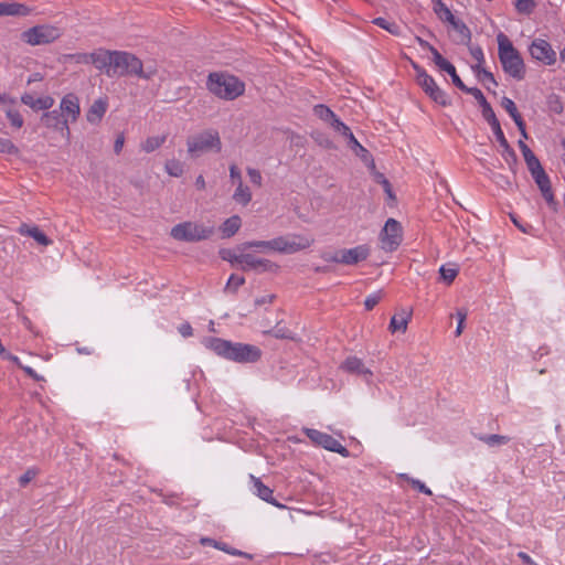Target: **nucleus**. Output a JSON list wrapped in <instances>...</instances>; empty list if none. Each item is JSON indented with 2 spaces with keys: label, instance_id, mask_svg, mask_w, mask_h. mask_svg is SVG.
Listing matches in <instances>:
<instances>
[{
  "label": "nucleus",
  "instance_id": "f257e3e1",
  "mask_svg": "<svg viewBox=\"0 0 565 565\" xmlns=\"http://www.w3.org/2000/svg\"><path fill=\"white\" fill-rule=\"evenodd\" d=\"M207 347L217 355L237 363H255L262 356V350L256 345L220 338L210 339Z\"/></svg>",
  "mask_w": 565,
  "mask_h": 565
},
{
  "label": "nucleus",
  "instance_id": "f03ea898",
  "mask_svg": "<svg viewBox=\"0 0 565 565\" xmlns=\"http://www.w3.org/2000/svg\"><path fill=\"white\" fill-rule=\"evenodd\" d=\"M157 74V68L143 70L139 57L125 51H113L111 67L107 70L108 77L137 76L142 79H151Z\"/></svg>",
  "mask_w": 565,
  "mask_h": 565
},
{
  "label": "nucleus",
  "instance_id": "7ed1b4c3",
  "mask_svg": "<svg viewBox=\"0 0 565 565\" xmlns=\"http://www.w3.org/2000/svg\"><path fill=\"white\" fill-rule=\"evenodd\" d=\"M497 41L498 55L503 71L512 78L522 81L526 71L521 54L505 34L499 33Z\"/></svg>",
  "mask_w": 565,
  "mask_h": 565
},
{
  "label": "nucleus",
  "instance_id": "20e7f679",
  "mask_svg": "<svg viewBox=\"0 0 565 565\" xmlns=\"http://www.w3.org/2000/svg\"><path fill=\"white\" fill-rule=\"evenodd\" d=\"M206 87L213 95L224 100H234L245 92L244 82L234 75L222 72L210 73Z\"/></svg>",
  "mask_w": 565,
  "mask_h": 565
},
{
  "label": "nucleus",
  "instance_id": "39448f33",
  "mask_svg": "<svg viewBox=\"0 0 565 565\" xmlns=\"http://www.w3.org/2000/svg\"><path fill=\"white\" fill-rule=\"evenodd\" d=\"M188 152L191 157L196 158L201 154L215 151L220 152L222 149V141L216 130H204L186 139Z\"/></svg>",
  "mask_w": 565,
  "mask_h": 565
},
{
  "label": "nucleus",
  "instance_id": "423d86ee",
  "mask_svg": "<svg viewBox=\"0 0 565 565\" xmlns=\"http://www.w3.org/2000/svg\"><path fill=\"white\" fill-rule=\"evenodd\" d=\"M62 30L52 24H38L21 33V40L31 45H46L55 42L62 36Z\"/></svg>",
  "mask_w": 565,
  "mask_h": 565
},
{
  "label": "nucleus",
  "instance_id": "0eeeda50",
  "mask_svg": "<svg viewBox=\"0 0 565 565\" xmlns=\"http://www.w3.org/2000/svg\"><path fill=\"white\" fill-rule=\"evenodd\" d=\"M214 234V226H205L195 222H183L171 230V236L177 241L200 242Z\"/></svg>",
  "mask_w": 565,
  "mask_h": 565
},
{
  "label": "nucleus",
  "instance_id": "6e6552de",
  "mask_svg": "<svg viewBox=\"0 0 565 565\" xmlns=\"http://www.w3.org/2000/svg\"><path fill=\"white\" fill-rule=\"evenodd\" d=\"M416 72L417 84L422 87L427 96L441 106L450 105L447 94L437 85L435 79L419 65L413 64Z\"/></svg>",
  "mask_w": 565,
  "mask_h": 565
},
{
  "label": "nucleus",
  "instance_id": "1a4fd4ad",
  "mask_svg": "<svg viewBox=\"0 0 565 565\" xmlns=\"http://www.w3.org/2000/svg\"><path fill=\"white\" fill-rule=\"evenodd\" d=\"M313 239L300 235L279 236L273 239L271 250L292 254L311 246Z\"/></svg>",
  "mask_w": 565,
  "mask_h": 565
},
{
  "label": "nucleus",
  "instance_id": "9d476101",
  "mask_svg": "<svg viewBox=\"0 0 565 565\" xmlns=\"http://www.w3.org/2000/svg\"><path fill=\"white\" fill-rule=\"evenodd\" d=\"M302 430L313 445L337 452L342 457H349V450L331 435L313 428H303Z\"/></svg>",
  "mask_w": 565,
  "mask_h": 565
},
{
  "label": "nucleus",
  "instance_id": "9b49d317",
  "mask_svg": "<svg viewBox=\"0 0 565 565\" xmlns=\"http://www.w3.org/2000/svg\"><path fill=\"white\" fill-rule=\"evenodd\" d=\"M402 232L401 223L395 218H388L380 234L382 249L386 252L396 250L402 243Z\"/></svg>",
  "mask_w": 565,
  "mask_h": 565
},
{
  "label": "nucleus",
  "instance_id": "f8f14e48",
  "mask_svg": "<svg viewBox=\"0 0 565 565\" xmlns=\"http://www.w3.org/2000/svg\"><path fill=\"white\" fill-rule=\"evenodd\" d=\"M369 256V248L360 245L350 249H342L334 254H327L323 256L324 260L332 263H341L345 265H354L361 260L366 259Z\"/></svg>",
  "mask_w": 565,
  "mask_h": 565
},
{
  "label": "nucleus",
  "instance_id": "ddd939ff",
  "mask_svg": "<svg viewBox=\"0 0 565 565\" xmlns=\"http://www.w3.org/2000/svg\"><path fill=\"white\" fill-rule=\"evenodd\" d=\"M531 56L545 64L553 65L556 62V53L552 49L551 44L543 39H535L530 45Z\"/></svg>",
  "mask_w": 565,
  "mask_h": 565
},
{
  "label": "nucleus",
  "instance_id": "4468645a",
  "mask_svg": "<svg viewBox=\"0 0 565 565\" xmlns=\"http://www.w3.org/2000/svg\"><path fill=\"white\" fill-rule=\"evenodd\" d=\"M238 266L242 270L270 271L277 266L269 259L258 258L253 254L241 252Z\"/></svg>",
  "mask_w": 565,
  "mask_h": 565
},
{
  "label": "nucleus",
  "instance_id": "2eb2a0df",
  "mask_svg": "<svg viewBox=\"0 0 565 565\" xmlns=\"http://www.w3.org/2000/svg\"><path fill=\"white\" fill-rule=\"evenodd\" d=\"M60 113L67 124L75 122L81 115L79 98L74 93L66 94L60 103Z\"/></svg>",
  "mask_w": 565,
  "mask_h": 565
},
{
  "label": "nucleus",
  "instance_id": "dca6fc26",
  "mask_svg": "<svg viewBox=\"0 0 565 565\" xmlns=\"http://www.w3.org/2000/svg\"><path fill=\"white\" fill-rule=\"evenodd\" d=\"M41 121L45 127L55 129L63 136H70L67 119H64L57 109L44 113L41 117Z\"/></svg>",
  "mask_w": 565,
  "mask_h": 565
},
{
  "label": "nucleus",
  "instance_id": "f3484780",
  "mask_svg": "<svg viewBox=\"0 0 565 565\" xmlns=\"http://www.w3.org/2000/svg\"><path fill=\"white\" fill-rule=\"evenodd\" d=\"M537 188L540 189L542 196L546 201V203L553 209L556 210L557 202L555 200L554 193L552 191L551 180L545 170L532 175Z\"/></svg>",
  "mask_w": 565,
  "mask_h": 565
},
{
  "label": "nucleus",
  "instance_id": "a211bd4d",
  "mask_svg": "<svg viewBox=\"0 0 565 565\" xmlns=\"http://www.w3.org/2000/svg\"><path fill=\"white\" fill-rule=\"evenodd\" d=\"M34 12V9L25 3L17 1H2L0 2V15L10 17H28Z\"/></svg>",
  "mask_w": 565,
  "mask_h": 565
},
{
  "label": "nucleus",
  "instance_id": "6ab92c4d",
  "mask_svg": "<svg viewBox=\"0 0 565 565\" xmlns=\"http://www.w3.org/2000/svg\"><path fill=\"white\" fill-rule=\"evenodd\" d=\"M108 109V100L106 97H100L90 105L86 111V119L92 125H98Z\"/></svg>",
  "mask_w": 565,
  "mask_h": 565
},
{
  "label": "nucleus",
  "instance_id": "aec40b11",
  "mask_svg": "<svg viewBox=\"0 0 565 565\" xmlns=\"http://www.w3.org/2000/svg\"><path fill=\"white\" fill-rule=\"evenodd\" d=\"M113 51L98 49L90 53V64L98 71L107 75V70L111 67Z\"/></svg>",
  "mask_w": 565,
  "mask_h": 565
},
{
  "label": "nucleus",
  "instance_id": "412c9836",
  "mask_svg": "<svg viewBox=\"0 0 565 565\" xmlns=\"http://www.w3.org/2000/svg\"><path fill=\"white\" fill-rule=\"evenodd\" d=\"M21 102L33 110H47L54 105V98L51 96L35 98L28 93L21 96Z\"/></svg>",
  "mask_w": 565,
  "mask_h": 565
},
{
  "label": "nucleus",
  "instance_id": "4be33fe9",
  "mask_svg": "<svg viewBox=\"0 0 565 565\" xmlns=\"http://www.w3.org/2000/svg\"><path fill=\"white\" fill-rule=\"evenodd\" d=\"M250 480L254 484V489H255V493L257 497H259L262 500L275 505V507H278V508H284L282 504L278 503L274 497H273V490L265 486L259 478H256L254 476H250Z\"/></svg>",
  "mask_w": 565,
  "mask_h": 565
},
{
  "label": "nucleus",
  "instance_id": "5701e85b",
  "mask_svg": "<svg viewBox=\"0 0 565 565\" xmlns=\"http://www.w3.org/2000/svg\"><path fill=\"white\" fill-rule=\"evenodd\" d=\"M19 233L32 237L39 245L49 246L52 244V241L38 226L22 224L19 227Z\"/></svg>",
  "mask_w": 565,
  "mask_h": 565
},
{
  "label": "nucleus",
  "instance_id": "b1692460",
  "mask_svg": "<svg viewBox=\"0 0 565 565\" xmlns=\"http://www.w3.org/2000/svg\"><path fill=\"white\" fill-rule=\"evenodd\" d=\"M492 131H493L498 142L503 148L502 156L505 159V161L508 163L515 162L516 154H515L514 150L510 147L501 127H498V128L493 129Z\"/></svg>",
  "mask_w": 565,
  "mask_h": 565
},
{
  "label": "nucleus",
  "instance_id": "393cba45",
  "mask_svg": "<svg viewBox=\"0 0 565 565\" xmlns=\"http://www.w3.org/2000/svg\"><path fill=\"white\" fill-rule=\"evenodd\" d=\"M411 316L412 312L406 310H403L401 313L393 316L388 326L390 331L392 333L397 331L405 332L407 330Z\"/></svg>",
  "mask_w": 565,
  "mask_h": 565
},
{
  "label": "nucleus",
  "instance_id": "a878e982",
  "mask_svg": "<svg viewBox=\"0 0 565 565\" xmlns=\"http://www.w3.org/2000/svg\"><path fill=\"white\" fill-rule=\"evenodd\" d=\"M342 369L345 370L349 373H356V374H361V375H364V376H371L372 375V372L364 366L362 360H360V359H358L355 356L348 358L343 362Z\"/></svg>",
  "mask_w": 565,
  "mask_h": 565
},
{
  "label": "nucleus",
  "instance_id": "bb28decb",
  "mask_svg": "<svg viewBox=\"0 0 565 565\" xmlns=\"http://www.w3.org/2000/svg\"><path fill=\"white\" fill-rule=\"evenodd\" d=\"M252 191L250 189L243 183V181H239L236 185V190L233 193V200L242 204L243 206H246L252 201Z\"/></svg>",
  "mask_w": 565,
  "mask_h": 565
},
{
  "label": "nucleus",
  "instance_id": "cd10ccee",
  "mask_svg": "<svg viewBox=\"0 0 565 565\" xmlns=\"http://www.w3.org/2000/svg\"><path fill=\"white\" fill-rule=\"evenodd\" d=\"M242 221L238 215H233L225 220V222L221 226V231L223 234V237H232L234 236L239 227H241Z\"/></svg>",
  "mask_w": 565,
  "mask_h": 565
},
{
  "label": "nucleus",
  "instance_id": "c85d7f7f",
  "mask_svg": "<svg viewBox=\"0 0 565 565\" xmlns=\"http://www.w3.org/2000/svg\"><path fill=\"white\" fill-rule=\"evenodd\" d=\"M452 29L457 33V40L461 43H469L471 39V32L469 28L460 20L454 19L452 22H449Z\"/></svg>",
  "mask_w": 565,
  "mask_h": 565
},
{
  "label": "nucleus",
  "instance_id": "c756f323",
  "mask_svg": "<svg viewBox=\"0 0 565 565\" xmlns=\"http://www.w3.org/2000/svg\"><path fill=\"white\" fill-rule=\"evenodd\" d=\"M434 12L441 21L448 23L452 22V20L455 19V15L450 11V9L441 0H434Z\"/></svg>",
  "mask_w": 565,
  "mask_h": 565
},
{
  "label": "nucleus",
  "instance_id": "7c9ffc66",
  "mask_svg": "<svg viewBox=\"0 0 565 565\" xmlns=\"http://www.w3.org/2000/svg\"><path fill=\"white\" fill-rule=\"evenodd\" d=\"M479 439L481 441H483L484 444H487L489 447H498V446L507 445L510 441V437L504 436V435H498V434L481 435L479 437Z\"/></svg>",
  "mask_w": 565,
  "mask_h": 565
},
{
  "label": "nucleus",
  "instance_id": "2f4dec72",
  "mask_svg": "<svg viewBox=\"0 0 565 565\" xmlns=\"http://www.w3.org/2000/svg\"><path fill=\"white\" fill-rule=\"evenodd\" d=\"M166 141V137L164 136H154V137H149L147 138L142 143H141V149L149 153V152H152L154 151L156 149L160 148L161 145Z\"/></svg>",
  "mask_w": 565,
  "mask_h": 565
},
{
  "label": "nucleus",
  "instance_id": "473e14b6",
  "mask_svg": "<svg viewBox=\"0 0 565 565\" xmlns=\"http://www.w3.org/2000/svg\"><path fill=\"white\" fill-rule=\"evenodd\" d=\"M482 117L488 121V124L491 126V129H495L500 126V122L489 103L481 106Z\"/></svg>",
  "mask_w": 565,
  "mask_h": 565
},
{
  "label": "nucleus",
  "instance_id": "72a5a7b5",
  "mask_svg": "<svg viewBox=\"0 0 565 565\" xmlns=\"http://www.w3.org/2000/svg\"><path fill=\"white\" fill-rule=\"evenodd\" d=\"M271 244H273V239H270V241H250V242H245V243L241 244L237 247V250L245 252L248 248H260V249H270L271 250Z\"/></svg>",
  "mask_w": 565,
  "mask_h": 565
},
{
  "label": "nucleus",
  "instance_id": "f704fd0d",
  "mask_svg": "<svg viewBox=\"0 0 565 565\" xmlns=\"http://www.w3.org/2000/svg\"><path fill=\"white\" fill-rule=\"evenodd\" d=\"M276 339L296 340V335L285 326L276 324L275 328L268 331Z\"/></svg>",
  "mask_w": 565,
  "mask_h": 565
},
{
  "label": "nucleus",
  "instance_id": "c9c22d12",
  "mask_svg": "<svg viewBox=\"0 0 565 565\" xmlns=\"http://www.w3.org/2000/svg\"><path fill=\"white\" fill-rule=\"evenodd\" d=\"M501 106L511 116L513 121H516L518 119L522 118V116L518 111L515 103L511 98L503 97L502 100H501Z\"/></svg>",
  "mask_w": 565,
  "mask_h": 565
},
{
  "label": "nucleus",
  "instance_id": "e433bc0d",
  "mask_svg": "<svg viewBox=\"0 0 565 565\" xmlns=\"http://www.w3.org/2000/svg\"><path fill=\"white\" fill-rule=\"evenodd\" d=\"M315 115L321 120L330 124L331 120L335 117V114L324 105H317L313 108Z\"/></svg>",
  "mask_w": 565,
  "mask_h": 565
},
{
  "label": "nucleus",
  "instance_id": "4c0bfd02",
  "mask_svg": "<svg viewBox=\"0 0 565 565\" xmlns=\"http://www.w3.org/2000/svg\"><path fill=\"white\" fill-rule=\"evenodd\" d=\"M546 106L551 113L558 115L562 114L563 111V104L561 102L559 96H557L556 94H551L547 96Z\"/></svg>",
  "mask_w": 565,
  "mask_h": 565
},
{
  "label": "nucleus",
  "instance_id": "58836bf2",
  "mask_svg": "<svg viewBox=\"0 0 565 565\" xmlns=\"http://www.w3.org/2000/svg\"><path fill=\"white\" fill-rule=\"evenodd\" d=\"M439 274H440V277L443 278V280L446 284L450 285L458 275V268L443 265L439 268Z\"/></svg>",
  "mask_w": 565,
  "mask_h": 565
},
{
  "label": "nucleus",
  "instance_id": "ea45409f",
  "mask_svg": "<svg viewBox=\"0 0 565 565\" xmlns=\"http://www.w3.org/2000/svg\"><path fill=\"white\" fill-rule=\"evenodd\" d=\"M214 547L217 548V550H221L227 554H231V555H234V556H241V557H246V558H252V555L246 553V552H242L239 550H236V548H233L231 546H228L226 543H223V542H214Z\"/></svg>",
  "mask_w": 565,
  "mask_h": 565
},
{
  "label": "nucleus",
  "instance_id": "a19ab883",
  "mask_svg": "<svg viewBox=\"0 0 565 565\" xmlns=\"http://www.w3.org/2000/svg\"><path fill=\"white\" fill-rule=\"evenodd\" d=\"M373 23L386 31H388L392 34H398L399 28L396 23L390 22L384 18H376L373 20Z\"/></svg>",
  "mask_w": 565,
  "mask_h": 565
},
{
  "label": "nucleus",
  "instance_id": "79ce46f5",
  "mask_svg": "<svg viewBox=\"0 0 565 565\" xmlns=\"http://www.w3.org/2000/svg\"><path fill=\"white\" fill-rule=\"evenodd\" d=\"M469 52H470L471 56L477 62V64L475 66H472V70L480 68L482 66V64L484 63V55H483L482 49L479 45H470Z\"/></svg>",
  "mask_w": 565,
  "mask_h": 565
},
{
  "label": "nucleus",
  "instance_id": "37998d69",
  "mask_svg": "<svg viewBox=\"0 0 565 565\" xmlns=\"http://www.w3.org/2000/svg\"><path fill=\"white\" fill-rule=\"evenodd\" d=\"M7 118L9 119L10 124L15 128H21L23 126V118L19 110L9 108L6 111Z\"/></svg>",
  "mask_w": 565,
  "mask_h": 565
},
{
  "label": "nucleus",
  "instance_id": "c03bdc74",
  "mask_svg": "<svg viewBox=\"0 0 565 565\" xmlns=\"http://www.w3.org/2000/svg\"><path fill=\"white\" fill-rule=\"evenodd\" d=\"M524 160H525L529 171L531 172V175H534L544 170L540 160L536 158L535 154H533Z\"/></svg>",
  "mask_w": 565,
  "mask_h": 565
},
{
  "label": "nucleus",
  "instance_id": "a18cd8bd",
  "mask_svg": "<svg viewBox=\"0 0 565 565\" xmlns=\"http://www.w3.org/2000/svg\"><path fill=\"white\" fill-rule=\"evenodd\" d=\"M166 171L172 177H180L183 173V167L177 160H169L166 163Z\"/></svg>",
  "mask_w": 565,
  "mask_h": 565
},
{
  "label": "nucleus",
  "instance_id": "49530a36",
  "mask_svg": "<svg viewBox=\"0 0 565 565\" xmlns=\"http://www.w3.org/2000/svg\"><path fill=\"white\" fill-rule=\"evenodd\" d=\"M431 55H433V61L434 63L441 70V71H446L450 65L451 63L449 61H447L446 58L443 57V55L438 52V50L436 47H434L431 51H430Z\"/></svg>",
  "mask_w": 565,
  "mask_h": 565
},
{
  "label": "nucleus",
  "instance_id": "de8ad7c7",
  "mask_svg": "<svg viewBox=\"0 0 565 565\" xmlns=\"http://www.w3.org/2000/svg\"><path fill=\"white\" fill-rule=\"evenodd\" d=\"M535 7V3L533 0H515V8L518 12L530 14Z\"/></svg>",
  "mask_w": 565,
  "mask_h": 565
},
{
  "label": "nucleus",
  "instance_id": "09e8293b",
  "mask_svg": "<svg viewBox=\"0 0 565 565\" xmlns=\"http://www.w3.org/2000/svg\"><path fill=\"white\" fill-rule=\"evenodd\" d=\"M0 152L8 154H17L19 150L10 139L0 138Z\"/></svg>",
  "mask_w": 565,
  "mask_h": 565
},
{
  "label": "nucleus",
  "instance_id": "8fccbe9b",
  "mask_svg": "<svg viewBox=\"0 0 565 565\" xmlns=\"http://www.w3.org/2000/svg\"><path fill=\"white\" fill-rule=\"evenodd\" d=\"M456 317H457V320H458V324H457L455 334H456V337H459V335H461V333H462V331L465 329V321L467 319V310L463 309V308L458 309L457 312H456Z\"/></svg>",
  "mask_w": 565,
  "mask_h": 565
},
{
  "label": "nucleus",
  "instance_id": "3c124183",
  "mask_svg": "<svg viewBox=\"0 0 565 565\" xmlns=\"http://www.w3.org/2000/svg\"><path fill=\"white\" fill-rule=\"evenodd\" d=\"M451 77V81L456 87H458L460 90L467 89V86L463 84L461 78L458 76L455 66L451 64L446 71Z\"/></svg>",
  "mask_w": 565,
  "mask_h": 565
},
{
  "label": "nucleus",
  "instance_id": "603ef678",
  "mask_svg": "<svg viewBox=\"0 0 565 565\" xmlns=\"http://www.w3.org/2000/svg\"><path fill=\"white\" fill-rule=\"evenodd\" d=\"M66 58L76 64H90V53H74L66 55Z\"/></svg>",
  "mask_w": 565,
  "mask_h": 565
},
{
  "label": "nucleus",
  "instance_id": "864d4df0",
  "mask_svg": "<svg viewBox=\"0 0 565 565\" xmlns=\"http://www.w3.org/2000/svg\"><path fill=\"white\" fill-rule=\"evenodd\" d=\"M245 284V278L242 276L232 275L226 284L227 290L236 291L241 286Z\"/></svg>",
  "mask_w": 565,
  "mask_h": 565
},
{
  "label": "nucleus",
  "instance_id": "5fc2aeb1",
  "mask_svg": "<svg viewBox=\"0 0 565 565\" xmlns=\"http://www.w3.org/2000/svg\"><path fill=\"white\" fill-rule=\"evenodd\" d=\"M330 126L342 136H347L350 134V128L342 122L337 116L331 120Z\"/></svg>",
  "mask_w": 565,
  "mask_h": 565
},
{
  "label": "nucleus",
  "instance_id": "6e6d98bb",
  "mask_svg": "<svg viewBox=\"0 0 565 565\" xmlns=\"http://www.w3.org/2000/svg\"><path fill=\"white\" fill-rule=\"evenodd\" d=\"M247 175L249 177V180L253 184L257 186H262L263 184V177L259 170L255 168H247L246 169Z\"/></svg>",
  "mask_w": 565,
  "mask_h": 565
},
{
  "label": "nucleus",
  "instance_id": "4d7b16f0",
  "mask_svg": "<svg viewBox=\"0 0 565 565\" xmlns=\"http://www.w3.org/2000/svg\"><path fill=\"white\" fill-rule=\"evenodd\" d=\"M382 299L381 291L369 295L365 298L364 306L366 310H372Z\"/></svg>",
  "mask_w": 565,
  "mask_h": 565
},
{
  "label": "nucleus",
  "instance_id": "13d9d810",
  "mask_svg": "<svg viewBox=\"0 0 565 565\" xmlns=\"http://www.w3.org/2000/svg\"><path fill=\"white\" fill-rule=\"evenodd\" d=\"M463 92L472 95L480 106H483L488 103L484 95L478 87H467V89Z\"/></svg>",
  "mask_w": 565,
  "mask_h": 565
},
{
  "label": "nucleus",
  "instance_id": "bf43d9fd",
  "mask_svg": "<svg viewBox=\"0 0 565 565\" xmlns=\"http://www.w3.org/2000/svg\"><path fill=\"white\" fill-rule=\"evenodd\" d=\"M221 257L222 259L230 262L232 265L238 266L237 259L239 258V253L237 254L236 252L231 249H223L221 250Z\"/></svg>",
  "mask_w": 565,
  "mask_h": 565
},
{
  "label": "nucleus",
  "instance_id": "052dcab7",
  "mask_svg": "<svg viewBox=\"0 0 565 565\" xmlns=\"http://www.w3.org/2000/svg\"><path fill=\"white\" fill-rule=\"evenodd\" d=\"M473 71L477 73V76L480 81L482 82H490L494 85H497V82L492 75V73L488 72L487 70L482 68V66L480 68H473Z\"/></svg>",
  "mask_w": 565,
  "mask_h": 565
},
{
  "label": "nucleus",
  "instance_id": "680f3d73",
  "mask_svg": "<svg viewBox=\"0 0 565 565\" xmlns=\"http://www.w3.org/2000/svg\"><path fill=\"white\" fill-rule=\"evenodd\" d=\"M406 479L409 481V483L412 484L413 488L417 489L419 492H423L427 495H430L431 494V491L430 489H428L425 483H423L420 480H417V479H413V478H409V477H406Z\"/></svg>",
  "mask_w": 565,
  "mask_h": 565
},
{
  "label": "nucleus",
  "instance_id": "e2e57ef3",
  "mask_svg": "<svg viewBox=\"0 0 565 565\" xmlns=\"http://www.w3.org/2000/svg\"><path fill=\"white\" fill-rule=\"evenodd\" d=\"M230 178L234 183H236V185L238 184L239 181H243L241 170L236 164L230 166Z\"/></svg>",
  "mask_w": 565,
  "mask_h": 565
},
{
  "label": "nucleus",
  "instance_id": "0e129e2a",
  "mask_svg": "<svg viewBox=\"0 0 565 565\" xmlns=\"http://www.w3.org/2000/svg\"><path fill=\"white\" fill-rule=\"evenodd\" d=\"M511 217V221L513 222V224L523 233L525 234H532V230H533V226L532 225H523L521 224V222H519V220L515 217V215L511 214L510 215Z\"/></svg>",
  "mask_w": 565,
  "mask_h": 565
},
{
  "label": "nucleus",
  "instance_id": "69168bd1",
  "mask_svg": "<svg viewBox=\"0 0 565 565\" xmlns=\"http://www.w3.org/2000/svg\"><path fill=\"white\" fill-rule=\"evenodd\" d=\"M35 475L34 470H26L19 479L20 486L25 487L35 477Z\"/></svg>",
  "mask_w": 565,
  "mask_h": 565
},
{
  "label": "nucleus",
  "instance_id": "338daca9",
  "mask_svg": "<svg viewBox=\"0 0 565 565\" xmlns=\"http://www.w3.org/2000/svg\"><path fill=\"white\" fill-rule=\"evenodd\" d=\"M274 299H275V295H273V294L265 295L263 297L256 298L255 305L262 306V305H266V303H271L274 301Z\"/></svg>",
  "mask_w": 565,
  "mask_h": 565
},
{
  "label": "nucleus",
  "instance_id": "774afa93",
  "mask_svg": "<svg viewBox=\"0 0 565 565\" xmlns=\"http://www.w3.org/2000/svg\"><path fill=\"white\" fill-rule=\"evenodd\" d=\"M180 334L184 338L186 337H191L192 335V327L190 326V323L185 322V323H182L179 328H178Z\"/></svg>",
  "mask_w": 565,
  "mask_h": 565
}]
</instances>
